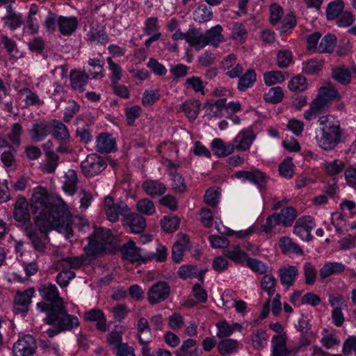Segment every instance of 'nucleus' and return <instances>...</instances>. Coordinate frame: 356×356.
I'll use <instances>...</instances> for the list:
<instances>
[{
  "label": "nucleus",
  "mask_w": 356,
  "mask_h": 356,
  "mask_svg": "<svg viewBox=\"0 0 356 356\" xmlns=\"http://www.w3.org/2000/svg\"><path fill=\"white\" fill-rule=\"evenodd\" d=\"M185 86L187 88H191L196 93L204 95V85L199 76H193L187 78L185 81Z\"/></svg>",
  "instance_id": "58"
},
{
  "label": "nucleus",
  "mask_w": 356,
  "mask_h": 356,
  "mask_svg": "<svg viewBox=\"0 0 356 356\" xmlns=\"http://www.w3.org/2000/svg\"><path fill=\"white\" fill-rule=\"evenodd\" d=\"M30 207L38 230L32 226L26 227L24 232L35 250L44 252L49 241L48 234L52 229H64L67 238L72 236L69 211L63 200L50 196L45 188L39 187L32 194Z\"/></svg>",
  "instance_id": "1"
},
{
  "label": "nucleus",
  "mask_w": 356,
  "mask_h": 356,
  "mask_svg": "<svg viewBox=\"0 0 356 356\" xmlns=\"http://www.w3.org/2000/svg\"><path fill=\"white\" fill-rule=\"evenodd\" d=\"M29 133L34 141H42L51 133V125L44 120L34 123Z\"/></svg>",
  "instance_id": "24"
},
{
  "label": "nucleus",
  "mask_w": 356,
  "mask_h": 356,
  "mask_svg": "<svg viewBox=\"0 0 356 356\" xmlns=\"http://www.w3.org/2000/svg\"><path fill=\"white\" fill-rule=\"evenodd\" d=\"M106 167V163L102 157L92 154L81 162V168L86 177H94L102 172Z\"/></svg>",
  "instance_id": "8"
},
{
  "label": "nucleus",
  "mask_w": 356,
  "mask_h": 356,
  "mask_svg": "<svg viewBox=\"0 0 356 356\" xmlns=\"http://www.w3.org/2000/svg\"><path fill=\"white\" fill-rule=\"evenodd\" d=\"M323 168L327 175L333 176L341 173L344 170L345 163L341 160L335 159L332 161H325L323 163Z\"/></svg>",
  "instance_id": "47"
},
{
  "label": "nucleus",
  "mask_w": 356,
  "mask_h": 356,
  "mask_svg": "<svg viewBox=\"0 0 356 356\" xmlns=\"http://www.w3.org/2000/svg\"><path fill=\"white\" fill-rule=\"evenodd\" d=\"M88 65L92 67V69L89 70V73L93 79H102L104 77L103 74V64L101 63V60L98 58H90L88 61Z\"/></svg>",
  "instance_id": "61"
},
{
  "label": "nucleus",
  "mask_w": 356,
  "mask_h": 356,
  "mask_svg": "<svg viewBox=\"0 0 356 356\" xmlns=\"http://www.w3.org/2000/svg\"><path fill=\"white\" fill-rule=\"evenodd\" d=\"M264 80L266 86H270L282 83L285 77L280 71L273 70L264 74Z\"/></svg>",
  "instance_id": "54"
},
{
  "label": "nucleus",
  "mask_w": 356,
  "mask_h": 356,
  "mask_svg": "<svg viewBox=\"0 0 356 356\" xmlns=\"http://www.w3.org/2000/svg\"><path fill=\"white\" fill-rule=\"evenodd\" d=\"M105 212L108 220L112 222L118 220L120 215L124 218L130 209L125 202L120 201L116 203L112 197L106 196L104 200Z\"/></svg>",
  "instance_id": "7"
},
{
  "label": "nucleus",
  "mask_w": 356,
  "mask_h": 356,
  "mask_svg": "<svg viewBox=\"0 0 356 356\" xmlns=\"http://www.w3.org/2000/svg\"><path fill=\"white\" fill-rule=\"evenodd\" d=\"M83 319L86 322L94 323L96 329L101 332H105L107 330L106 316L103 311L99 309H92L85 312Z\"/></svg>",
  "instance_id": "18"
},
{
  "label": "nucleus",
  "mask_w": 356,
  "mask_h": 356,
  "mask_svg": "<svg viewBox=\"0 0 356 356\" xmlns=\"http://www.w3.org/2000/svg\"><path fill=\"white\" fill-rule=\"evenodd\" d=\"M51 134L54 138L61 143L70 139V132L67 127L60 121L53 120L51 122Z\"/></svg>",
  "instance_id": "27"
},
{
  "label": "nucleus",
  "mask_w": 356,
  "mask_h": 356,
  "mask_svg": "<svg viewBox=\"0 0 356 356\" xmlns=\"http://www.w3.org/2000/svg\"><path fill=\"white\" fill-rule=\"evenodd\" d=\"M142 188L148 196L153 198L161 196L166 191V186L163 183L152 179L143 181Z\"/></svg>",
  "instance_id": "22"
},
{
  "label": "nucleus",
  "mask_w": 356,
  "mask_h": 356,
  "mask_svg": "<svg viewBox=\"0 0 356 356\" xmlns=\"http://www.w3.org/2000/svg\"><path fill=\"white\" fill-rule=\"evenodd\" d=\"M115 149V140L111 134H100L96 139V150L101 154H108Z\"/></svg>",
  "instance_id": "21"
},
{
  "label": "nucleus",
  "mask_w": 356,
  "mask_h": 356,
  "mask_svg": "<svg viewBox=\"0 0 356 356\" xmlns=\"http://www.w3.org/2000/svg\"><path fill=\"white\" fill-rule=\"evenodd\" d=\"M268 334L264 330H257L252 336L253 347L257 350L263 349L267 344Z\"/></svg>",
  "instance_id": "53"
},
{
  "label": "nucleus",
  "mask_w": 356,
  "mask_h": 356,
  "mask_svg": "<svg viewBox=\"0 0 356 356\" xmlns=\"http://www.w3.org/2000/svg\"><path fill=\"white\" fill-rule=\"evenodd\" d=\"M59 31L63 35H70L75 31L78 26V21L74 17L60 16L57 20Z\"/></svg>",
  "instance_id": "28"
},
{
  "label": "nucleus",
  "mask_w": 356,
  "mask_h": 356,
  "mask_svg": "<svg viewBox=\"0 0 356 356\" xmlns=\"http://www.w3.org/2000/svg\"><path fill=\"white\" fill-rule=\"evenodd\" d=\"M200 108V102L191 99L179 105L177 111L179 112H184L190 121H194L199 114Z\"/></svg>",
  "instance_id": "26"
},
{
  "label": "nucleus",
  "mask_w": 356,
  "mask_h": 356,
  "mask_svg": "<svg viewBox=\"0 0 356 356\" xmlns=\"http://www.w3.org/2000/svg\"><path fill=\"white\" fill-rule=\"evenodd\" d=\"M137 330L139 341H142L143 339L151 341V328L147 319L144 317L140 318L138 321Z\"/></svg>",
  "instance_id": "48"
},
{
  "label": "nucleus",
  "mask_w": 356,
  "mask_h": 356,
  "mask_svg": "<svg viewBox=\"0 0 356 356\" xmlns=\"http://www.w3.org/2000/svg\"><path fill=\"white\" fill-rule=\"evenodd\" d=\"M344 3L342 0H336L328 3L326 8V18L327 20H334L343 12Z\"/></svg>",
  "instance_id": "45"
},
{
  "label": "nucleus",
  "mask_w": 356,
  "mask_h": 356,
  "mask_svg": "<svg viewBox=\"0 0 356 356\" xmlns=\"http://www.w3.org/2000/svg\"><path fill=\"white\" fill-rule=\"evenodd\" d=\"M211 150L219 157H224L234 152V146L230 143H225L220 138H215L211 143Z\"/></svg>",
  "instance_id": "33"
},
{
  "label": "nucleus",
  "mask_w": 356,
  "mask_h": 356,
  "mask_svg": "<svg viewBox=\"0 0 356 356\" xmlns=\"http://www.w3.org/2000/svg\"><path fill=\"white\" fill-rule=\"evenodd\" d=\"M48 325H53L56 323L62 332L71 331L79 326V318L74 315L69 314L65 305L57 306L46 317Z\"/></svg>",
  "instance_id": "4"
},
{
  "label": "nucleus",
  "mask_w": 356,
  "mask_h": 356,
  "mask_svg": "<svg viewBox=\"0 0 356 356\" xmlns=\"http://www.w3.org/2000/svg\"><path fill=\"white\" fill-rule=\"evenodd\" d=\"M88 239V244L84 247V251L88 256L94 257L104 252L106 245L113 243L114 236L109 229L94 227Z\"/></svg>",
  "instance_id": "3"
},
{
  "label": "nucleus",
  "mask_w": 356,
  "mask_h": 356,
  "mask_svg": "<svg viewBox=\"0 0 356 356\" xmlns=\"http://www.w3.org/2000/svg\"><path fill=\"white\" fill-rule=\"evenodd\" d=\"M245 261L246 265L255 273L266 274L268 270V266L258 259L248 257Z\"/></svg>",
  "instance_id": "64"
},
{
  "label": "nucleus",
  "mask_w": 356,
  "mask_h": 356,
  "mask_svg": "<svg viewBox=\"0 0 356 356\" xmlns=\"http://www.w3.org/2000/svg\"><path fill=\"white\" fill-rule=\"evenodd\" d=\"M33 294L34 289L33 288H29L24 291H16L13 299V311L15 314L25 315L27 313Z\"/></svg>",
  "instance_id": "12"
},
{
  "label": "nucleus",
  "mask_w": 356,
  "mask_h": 356,
  "mask_svg": "<svg viewBox=\"0 0 356 356\" xmlns=\"http://www.w3.org/2000/svg\"><path fill=\"white\" fill-rule=\"evenodd\" d=\"M292 53L288 49H281L277 54V65L280 68L287 67L292 61Z\"/></svg>",
  "instance_id": "63"
},
{
  "label": "nucleus",
  "mask_w": 356,
  "mask_h": 356,
  "mask_svg": "<svg viewBox=\"0 0 356 356\" xmlns=\"http://www.w3.org/2000/svg\"><path fill=\"white\" fill-rule=\"evenodd\" d=\"M84 261L83 257H68L56 262L55 269L78 268L83 265Z\"/></svg>",
  "instance_id": "37"
},
{
  "label": "nucleus",
  "mask_w": 356,
  "mask_h": 356,
  "mask_svg": "<svg viewBox=\"0 0 356 356\" xmlns=\"http://www.w3.org/2000/svg\"><path fill=\"white\" fill-rule=\"evenodd\" d=\"M170 293V287L169 284L166 282L159 281L149 289L147 299L150 305H154L165 300L169 297Z\"/></svg>",
  "instance_id": "9"
},
{
  "label": "nucleus",
  "mask_w": 356,
  "mask_h": 356,
  "mask_svg": "<svg viewBox=\"0 0 356 356\" xmlns=\"http://www.w3.org/2000/svg\"><path fill=\"white\" fill-rule=\"evenodd\" d=\"M271 356H289L296 354L299 348L289 349L286 346V337L284 334L274 335L272 338Z\"/></svg>",
  "instance_id": "16"
},
{
  "label": "nucleus",
  "mask_w": 356,
  "mask_h": 356,
  "mask_svg": "<svg viewBox=\"0 0 356 356\" xmlns=\"http://www.w3.org/2000/svg\"><path fill=\"white\" fill-rule=\"evenodd\" d=\"M124 220L131 232L134 234H140L143 232L146 225L145 218L136 213L130 214L128 213Z\"/></svg>",
  "instance_id": "25"
},
{
  "label": "nucleus",
  "mask_w": 356,
  "mask_h": 356,
  "mask_svg": "<svg viewBox=\"0 0 356 356\" xmlns=\"http://www.w3.org/2000/svg\"><path fill=\"white\" fill-rule=\"evenodd\" d=\"M13 216L15 220L18 223L17 226L23 231L26 227L33 226L31 220L29 203L27 200L23 196L17 197L14 204Z\"/></svg>",
  "instance_id": "6"
},
{
  "label": "nucleus",
  "mask_w": 356,
  "mask_h": 356,
  "mask_svg": "<svg viewBox=\"0 0 356 356\" xmlns=\"http://www.w3.org/2000/svg\"><path fill=\"white\" fill-rule=\"evenodd\" d=\"M318 97L325 101L329 106L331 101H338L341 99V95L337 90L325 87L320 88Z\"/></svg>",
  "instance_id": "51"
},
{
  "label": "nucleus",
  "mask_w": 356,
  "mask_h": 356,
  "mask_svg": "<svg viewBox=\"0 0 356 356\" xmlns=\"http://www.w3.org/2000/svg\"><path fill=\"white\" fill-rule=\"evenodd\" d=\"M337 44V37L334 34L328 33L321 40L318 47L319 53H332Z\"/></svg>",
  "instance_id": "43"
},
{
  "label": "nucleus",
  "mask_w": 356,
  "mask_h": 356,
  "mask_svg": "<svg viewBox=\"0 0 356 356\" xmlns=\"http://www.w3.org/2000/svg\"><path fill=\"white\" fill-rule=\"evenodd\" d=\"M19 93L25 95V103L27 106L41 105L43 102L40 100L38 95L32 92L28 88H24L19 90Z\"/></svg>",
  "instance_id": "60"
},
{
  "label": "nucleus",
  "mask_w": 356,
  "mask_h": 356,
  "mask_svg": "<svg viewBox=\"0 0 356 356\" xmlns=\"http://www.w3.org/2000/svg\"><path fill=\"white\" fill-rule=\"evenodd\" d=\"M315 226L314 219L310 216H302L297 220L293 227V233L301 239L309 241L312 239L311 231Z\"/></svg>",
  "instance_id": "13"
},
{
  "label": "nucleus",
  "mask_w": 356,
  "mask_h": 356,
  "mask_svg": "<svg viewBox=\"0 0 356 356\" xmlns=\"http://www.w3.org/2000/svg\"><path fill=\"white\" fill-rule=\"evenodd\" d=\"M303 274L305 284L314 285L317 278V270L311 262L307 261L303 264Z\"/></svg>",
  "instance_id": "49"
},
{
  "label": "nucleus",
  "mask_w": 356,
  "mask_h": 356,
  "mask_svg": "<svg viewBox=\"0 0 356 356\" xmlns=\"http://www.w3.org/2000/svg\"><path fill=\"white\" fill-rule=\"evenodd\" d=\"M188 243V237L186 235L177 241L172 248V258L174 261L179 263L183 257L184 252Z\"/></svg>",
  "instance_id": "41"
},
{
  "label": "nucleus",
  "mask_w": 356,
  "mask_h": 356,
  "mask_svg": "<svg viewBox=\"0 0 356 356\" xmlns=\"http://www.w3.org/2000/svg\"><path fill=\"white\" fill-rule=\"evenodd\" d=\"M180 220L176 216H165L161 220V226L163 231L172 233L177 230Z\"/></svg>",
  "instance_id": "50"
},
{
  "label": "nucleus",
  "mask_w": 356,
  "mask_h": 356,
  "mask_svg": "<svg viewBox=\"0 0 356 356\" xmlns=\"http://www.w3.org/2000/svg\"><path fill=\"white\" fill-rule=\"evenodd\" d=\"M218 328L217 337L225 338L232 334L235 331L241 332L242 325L238 323L229 324L226 321H221L216 324Z\"/></svg>",
  "instance_id": "35"
},
{
  "label": "nucleus",
  "mask_w": 356,
  "mask_h": 356,
  "mask_svg": "<svg viewBox=\"0 0 356 356\" xmlns=\"http://www.w3.org/2000/svg\"><path fill=\"white\" fill-rule=\"evenodd\" d=\"M220 68L226 70L225 74L231 79L239 77L243 71L242 65L236 63V57L234 54H230L222 59Z\"/></svg>",
  "instance_id": "17"
},
{
  "label": "nucleus",
  "mask_w": 356,
  "mask_h": 356,
  "mask_svg": "<svg viewBox=\"0 0 356 356\" xmlns=\"http://www.w3.org/2000/svg\"><path fill=\"white\" fill-rule=\"evenodd\" d=\"M37 346L35 340L30 334L20 337L13 347V356H33Z\"/></svg>",
  "instance_id": "10"
},
{
  "label": "nucleus",
  "mask_w": 356,
  "mask_h": 356,
  "mask_svg": "<svg viewBox=\"0 0 356 356\" xmlns=\"http://www.w3.org/2000/svg\"><path fill=\"white\" fill-rule=\"evenodd\" d=\"M78 178L74 170H68L65 173L63 190L70 195H73L77 190Z\"/></svg>",
  "instance_id": "38"
},
{
  "label": "nucleus",
  "mask_w": 356,
  "mask_h": 356,
  "mask_svg": "<svg viewBox=\"0 0 356 356\" xmlns=\"http://www.w3.org/2000/svg\"><path fill=\"white\" fill-rule=\"evenodd\" d=\"M222 254L227 259L238 264H243L248 258L247 254L241 249L238 245L227 248L223 250Z\"/></svg>",
  "instance_id": "31"
},
{
  "label": "nucleus",
  "mask_w": 356,
  "mask_h": 356,
  "mask_svg": "<svg viewBox=\"0 0 356 356\" xmlns=\"http://www.w3.org/2000/svg\"><path fill=\"white\" fill-rule=\"evenodd\" d=\"M279 246L282 252L284 254H294L300 256L304 253L301 247L298 244L293 242L292 240L287 236L280 238Z\"/></svg>",
  "instance_id": "32"
},
{
  "label": "nucleus",
  "mask_w": 356,
  "mask_h": 356,
  "mask_svg": "<svg viewBox=\"0 0 356 356\" xmlns=\"http://www.w3.org/2000/svg\"><path fill=\"white\" fill-rule=\"evenodd\" d=\"M89 76L84 71L72 70L70 72V81L73 90L83 92L88 84Z\"/></svg>",
  "instance_id": "20"
},
{
  "label": "nucleus",
  "mask_w": 356,
  "mask_h": 356,
  "mask_svg": "<svg viewBox=\"0 0 356 356\" xmlns=\"http://www.w3.org/2000/svg\"><path fill=\"white\" fill-rule=\"evenodd\" d=\"M284 97L283 91L281 87L277 86L271 88L269 91L265 94L264 99L266 102L272 104H277L280 102Z\"/></svg>",
  "instance_id": "62"
},
{
  "label": "nucleus",
  "mask_w": 356,
  "mask_h": 356,
  "mask_svg": "<svg viewBox=\"0 0 356 356\" xmlns=\"http://www.w3.org/2000/svg\"><path fill=\"white\" fill-rule=\"evenodd\" d=\"M121 252L123 259L128 260L131 263L146 262V252H144L143 249L136 247L135 243L132 241L124 244L121 249Z\"/></svg>",
  "instance_id": "15"
},
{
  "label": "nucleus",
  "mask_w": 356,
  "mask_h": 356,
  "mask_svg": "<svg viewBox=\"0 0 356 356\" xmlns=\"http://www.w3.org/2000/svg\"><path fill=\"white\" fill-rule=\"evenodd\" d=\"M277 273L280 276L281 284L286 288L294 284L299 275L298 268L289 264L280 267L277 270Z\"/></svg>",
  "instance_id": "19"
},
{
  "label": "nucleus",
  "mask_w": 356,
  "mask_h": 356,
  "mask_svg": "<svg viewBox=\"0 0 356 356\" xmlns=\"http://www.w3.org/2000/svg\"><path fill=\"white\" fill-rule=\"evenodd\" d=\"M108 70L111 72L109 78L111 83L119 82L122 76V70L120 65L115 63L111 57L106 58Z\"/></svg>",
  "instance_id": "52"
},
{
  "label": "nucleus",
  "mask_w": 356,
  "mask_h": 356,
  "mask_svg": "<svg viewBox=\"0 0 356 356\" xmlns=\"http://www.w3.org/2000/svg\"><path fill=\"white\" fill-rule=\"evenodd\" d=\"M197 341L193 339H188L182 342L181 346L175 352L176 356H200V350L193 348Z\"/></svg>",
  "instance_id": "36"
},
{
  "label": "nucleus",
  "mask_w": 356,
  "mask_h": 356,
  "mask_svg": "<svg viewBox=\"0 0 356 356\" xmlns=\"http://www.w3.org/2000/svg\"><path fill=\"white\" fill-rule=\"evenodd\" d=\"M346 269L344 264L340 262H327L319 270V275L324 280L332 275L340 274Z\"/></svg>",
  "instance_id": "34"
},
{
  "label": "nucleus",
  "mask_w": 356,
  "mask_h": 356,
  "mask_svg": "<svg viewBox=\"0 0 356 356\" xmlns=\"http://www.w3.org/2000/svg\"><path fill=\"white\" fill-rule=\"evenodd\" d=\"M307 87V79L302 75H298L292 78L288 84L289 89L293 92H302Z\"/></svg>",
  "instance_id": "56"
},
{
  "label": "nucleus",
  "mask_w": 356,
  "mask_h": 356,
  "mask_svg": "<svg viewBox=\"0 0 356 356\" xmlns=\"http://www.w3.org/2000/svg\"><path fill=\"white\" fill-rule=\"evenodd\" d=\"M235 176L243 181H249L253 183L261 192L266 191V184L269 179L268 176L258 169H254L251 171H238Z\"/></svg>",
  "instance_id": "11"
},
{
  "label": "nucleus",
  "mask_w": 356,
  "mask_h": 356,
  "mask_svg": "<svg viewBox=\"0 0 356 356\" xmlns=\"http://www.w3.org/2000/svg\"><path fill=\"white\" fill-rule=\"evenodd\" d=\"M321 126L319 134L316 136L318 146L324 151H331L341 143L343 130L338 122H334L330 115L321 116L318 120Z\"/></svg>",
  "instance_id": "2"
},
{
  "label": "nucleus",
  "mask_w": 356,
  "mask_h": 356,
  "mask_svg": "<svg viewBox=\"0 0 356 356\" xmlns=\"http://www.w3.org/2000/svg\"><path fill=\"white\" fill-rule=\"evenodd\" d=\"M277 282V279L272 274L266 273L261 279V288L269 296H271L275 292Z\"/></svg>",
  "instance_id": "46"
},
{
  "label": "nucleus",
  "mask_w": 356,
  "mask_h": 356,
  "mask_svg": "<svg viewBox=\"0 0 356 356\" xmlns=\"http://www.w3.org/2000/svg\"><path fill=\"white\" fill-rule=\"evenodd\" d=\"M256 138L252 128L248 127L241 131L232 143L234 150L246 151L248 149Z\"/></svg>",
  "instance_id": "14"
},
{
  "label": "nucleus",
  "mask_w": 356,
  "mask_h": 356,
  "mask_svg": "<svg viewBox=\"0 0 356 356\" xmlns=\"http://www.w3.org/2000/svg\"><path fill=\"white\" fill-rule=\"evenodd\" d=\"M39 292L42 298L49 303L40 302L37 304V307L42 312H52L56 307L64 305L63 299L59 296L56 285L52 284H44L40 286Z\"/></svg>",
  "instance_id": "5"
},
{
  "label": "nucleus",
  "mask_w": 356,
  "mask_h": 356,
  "mask_svg": "<svg viewBox=\"0 0 356 356\" xmlns=\"http://www.w3.org/2000/svg\"><path fill=\"white\" fill-rule=\"evenodd\" d=\"M332 77L339 83L346 86L351 81V74L344 66H338L332 69Z\"/></svg>",
  "instance_id": "40"
},
{
  "label": "nucleus",
  "mask_w": 356,
  "mask_h": 356,
  "mask_svg": "<svg viewBox=\"0 0 356 356\" xmlns=\"http://www.w3.org/2000/svg\"><path fill=\"white\" fill-rule=\"evenodd\" d=\"M186 42L197 50L204 48L203 32L200 29H189L186 31Z\"/></svg>",
  "instance_id": "29"
},
{
  "label": "nucleus",
  "mask_w": 356,
  "mask_h": 356,
  "mask_svg": "<svg viewBox=\"0 0 356 356\" xmlns=\"http://www.w3.org/2000/svg\"><path fill=\"white\" fill-rule=\"evenodd\" d=\"M256 73L253 70H248L244 74L239 75L238 90L241 92L245 91L248 88L252 86L256 81Z\"/></svg>",
  "instance_id": "42"
},
{
  "label": "nucleus",
  "mask_w": 356,
  "mask_h": 356,
  "mask_svg": "<svg viewBox=\"0 0 356 356\" xmlns=\"http://www.w3.org/2000/svg\"><path fill=\"white\" fill-rule=\"evenodd\" d=\"M193 16L196 22L201 23L211 20L213 17V13L210 8L202 6L195 10Z\"/></svg>",
  "instance_id": "59"
},
{
  "label": "nucleus",
  "mask_w": 356,
  "mask_h": 356,
  "mask_svg": "<svg viewBox=\"0 0 356 356\" xmlns=\"http://www.w3.org/2000/svg\"><path fill=\"white\" fill-rule=\"evenodd\" d=\"M2 19L11 30L18 29L23 24L22 15L17 13L10 5L6 6V15Z\"/></svg>",
  "instance_id": "30"
},
{
  "label": "nucleus",
  "mask_w": 356,
  "mask_h": 356,
  "mask_svg": "<svg viewBox=\"0 0 356 356\" xmlns=\"http://www.w3.org/2000/svg\"><path fill=\"white\" fill-rule=\"evenodd\" d=\"M222 29L221 26L216 25L207 30L205 33H203L204 47L207 45H211L215 47H218L219 44L223 41L222 35Z\"/></svg>",
  "instance_id": "23"
},
{
  "label": "nucleus",
  "mask_w": 356,
  "mask_h": 356,
  "mask_svg": "<svg viewBox=\"0 0 356 356\" xmlns=\"http://www.w3.org/2000/svg\"><path fill=\"white\" fill-rule=\"evenodd\" d=\"M22 134V125L19 123H14L10 131L8 134V138L13 147H19L20 146Z\"/></svg>",
  "instance_id": "55"
},
{
  "label": "nucleus",
  "mask_w": 356,
  "mask_h": 356,
  "mask_svg": "<svg viewBox=\"0 0 356 356\" xmlns=\"http://www.w3.org/2000/svg\"><path fill=\"white\" fill-rule=\"evenodd\" d=\"M218 350L222 356H229L238 349V341L227 339L220 341L217 346Z\"/></svg>",
  "instance_id": "44"
},
{
  "label": "nucleus",
  "mask_w": 356,
  "mask_h": 356,
  "mask_svg": "<svg viewBox=\"0 0 356 356\" xmlns=\"http://www.w3.org/2000/svg\"><path fill=\"white\" fill-rule=\"evenodd\" d=\"M136 209L140 213L147 216H151L156 211L153 202L147 198L138 200L136 204Z\"/></svg>",
  "instance_id": "57"
},
{
  "label": "nucleus",
  "mask_w": 356,
  "mask_h": 356,
  "mask_svg": "<svg viewBox=\"0 0 356 356\" xmlns=\"http://www.w3.org/2000/svg\"><path fill=\"white\" fill-rule=\"evenodd\" d=\"M278 221L280 225L284 227H290L297 217L296 210L292 207H287L282 209L280 213H277Z\"/></svg>",
  "instance_id": "39"
}]
</instances>
